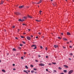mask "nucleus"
Returning a JSON list of instances; mask_svg holds the SVG:
<instances>
[{
  "instance_id": "nucleus-1",
  "label": "nucleus",
  "mask_w": 74,
  "mask_h": 74,
  "mask_svg": "<svg viewBox=\"0 0 74 74\" xmlns=\"http://www.w3.org/2000/svg\"><path fill=\"white\" fill-rule=\"evenodd\" d=\"M42 1V0H40V1L39 2H38L37 3H35L34 2L33 3H34V4H40V3H41V2Z\"/></svg>"
},
{
  "instance_id": "nucleus-2",
  "label": "nucleus",
  "mask_w": 74,
  "mask_h": 74,
  "mask_svg": "<svg viewBox=\"0 0 74 74\" xmlns=\"http://www.w3.org/2000/svg\"><path fill=\"white\" fill-rule=\"evenodd\" d=\"M73 72V70H71L70 71H69L68 72L69 74H71Z\"/></svg>"
},
{
  "instance_id": "nucleus-3",
  "label": "nucleus",
  "mask_w": 74,
  "mask_h": 74,
  "mask_svg": "<svg viewBox=\"0 0 74 74\" xmlns=\"http://www.w3.org/2000/svg\"><path fill=\"white\" fill-rule=\"evenodd\" d=\"M39 66H45V64H44L41 63L39 64Z\"/></svg>"
},
{
  "instance_id": "nucleus-4",
  "label": "nucleus",
  "mask_w": 74,
  "mask_h": 74,
  "mask_svg": "<svg viewBox=\"0 0 74 74\" xmlns=\"http://www.w3.org/2000/svg\"><path fill=\"white\" fill-rule=\"evenodd\" d=\"M27 40H31V38L29 36H27Z\"/></svg>"
},
{
  "instance_id": "nucleus-5",
  "label": "nucleus",
  "mask_w": 74,
  "mask_h": 74,
  "mask_svg": "<svg viewBox=\"0 0 74 74\" xmlns=\"http://www.w3.org/2000/svg\"><path fill=\"white\" fill-rule=\"evenodd\" d=\"M32 47H35V48H34V49H36L37 47H36V45H32Z\"/></svg>"
},
{
  "instance_id": "nucleus-6",
  "label": "nucleus",
  "mask_w": 74,
  "mask_h": 74,
  "mask_svg": "<svg viewBox=\"0 0 74 74\" xmlns=\"http://www.w3.org/2000/svg\"><path fill=\"white\" fill-rule=\"evenodd\" d=\"M15 14H16V15H20L21 14V13H19L18 12H16L15 13Z\"/></svg>"
},
{
  "instance_id": "nucleus-7",
  "label": "nucleus",
  "mask_w": 74,
  "mask_h": 74,
  "mask_svg": "<svg viewBox=\"0 0 74 74\" xmlns=\"http://www.w3.org/2000/svg\"><path fill=\"white\" fill-rule=\"evenodd\" d=\"M64 67H65V68H69V66H68L66 65H63Z\"/></svg>"
},
{
  "instance_id": "nucleus-8",
  "label": "nucleus",
  "mask_w": 74,
  "mask_h": 74,
  "mask_svg": "<svg viewBox=\"0 0 74 74\" xmlns=\"http://www.w3.org/2000/svg\"><path fill=\"white\" fill-rule=\"evenodd\" d=\"M24 5L20 6L19 7V8H22L24 7Z\"/></svg>"
},
{
  "instance_id": "nucleus-9",
  "label": "nucleus",
  "mask_w": 74,
  "mask_h": 74,
  "mask_svg": "<svg viewBox=\"0 0 74 74\" xmlns=\"http://www.w3.org/2000/svg\"><path fill=\"white\" fill-rule=\"evenodd\" d=\"M67 35H68V36H70V35H71V34H70V33L69 32H67Z\"/></svg>"
},
{
  "instance_id": "nucleus-10",
  "label": "nucleus",
  "mask_w": 74,
  "mask_h": 74,
  "mask_svg": "<svg viewBox=\"0 0 74 74\" xmlns=\"http://www.w3.org/2000/svg\"><path fill=\"white\" fill-rule=\"evenodd\" d=\"M18 21H20V22H23V21L20 18L18 20Z\"/></svg>"
},
{
  "instance_id": "nucleus-11",
  "label": "nucleus",
  "mask_w": 74,
  "mask_h": 74,
  "mask_svg": "<svg viewBox=\"0 0 74 74\" xmlns=\"http://www.w3.org/2000/svg\"><path fill=\"white\" fill-rule=\"evenodd\" d=\"M54 47L55 48H56L57 47H58V45H54Z\"/></svg>"
},
{
  "instance_id": "nucleus-12",
  "label": "nucleus",
  "mask_w": 74,
  "mask_h": 74,
  "mask_svg": "<svg viewBox=\"0 0 74 74\" xmlns=\"http://www.w3.org/2000/svg\"><path fill=\"white\" fill-rule=\"evenodd\" d=\"M23 71L24 72H25V73H27V74H28V72H27L26 71L24 70Z\"/></svg>"
},
{
  "instance_id": "nucleus-13",
  "label": "nucleus",
  "mask_w": 74,
  "mask_h": 74,
  "mask_svg": "<svg viewBox=\"0 0 74 74\" xmlns=\"http://www.w3.org/2000/svg\"><path fill=\"white\" fill-rule=\"evenodd\" d=\"M2 71L3 72H4V73H5V70L4 69H2Z\"/></svg>"
},
{
  "instance_id": "nucleus-14",
  "label": "nucleus",
  "mask_w": 74,
  "mask_h": 74,
  "mask_svg": "<svg viewBox=\"0 0 74 74\" xmlns=\"http://www.w3.org/2000/svg\"><path fill=\"white\" fill-rule=\"evenodd\" d=\"M63 39L64 41H67V39L66 38H63Z\"/></svg>"
},
{
  "instance_id": "nucleus-15",
  "label": "nucleus",
  "mask_w": 74,
  "mask_h": 74,
  "mask_svg": "<svg viewBox=\"0 0 74 74\" xmlns=\"http://www.w3.org/2000/svg\"><path fill=\"white\" fill-rule=\"evenodd\" d=\"M64 73H66L67 71L66 70H64Z\"/></svg>"
},
{
  "instance_id": "nucleus-16",
  "label": "nucleus",
  "mask_w": 74,
  "mask_h": 74,
  "mask_svg": "<svg viewBox=\"0 0 74 74\" xmlns=\"http://www.w3.org/2000/svg\"><path fill=\"white\" fill-rule=\"evenodd\" d=\"M28 17L29 18H32V17H31V16H28Z\"/></svg>"
},
{
  "instance_id": "nucleus-17",
  "label": "nucleus",
  "mask_w": 74,
  "mask_h": 74,
  "mask_svg": "<svg viewBox=\"0 0 74 74\" xmlns=\"http://www.w3.org/2000/svg\"><path fill=\"white\" fill-rule=\"evenodd\" d=\"M25 67L26 69H28V67H27V65L25 66Z\"/></svg>"
},
{
  "instance_id": "nucleus-18",
  "label": "nucleus",
  "mask_w": 74,
  "mask_h": 74,
  "mask_svg": "<svg viewBox=\"0 0 74 74\" xmlns=\"http://www.w3.org/2000/svg\"><path fill=\"white\" fill-rule=\"evenodd\" d=\"M13 51H16V49L15 48H13Z\"/></svg>"
},
{
  "instance_id": "nucleus-19",
  "label": "nucleus",
  "mask_w": 74,
  "mask_h": 74,
  "mask_svg": "<svg viewBox=\"0 0 74 74\" xmlns=\"http://www.w3.org/2000/svg\"><path fill=\"white\" fill-rule=\"evenodd\" d=\"M56 73V71L55 70H54L53 73Z\"/></svg>"
},
{
  "instance_id": "nucleus-20",
  "label": "nucleus",
  "mask_w": 74,
  "mask_h": 74,
  "mask_svg": "<svg viewBox=\"0 0 74 74\" xmlns=\"http://www.w3.org/2000/svg\"><path fill=\"white\" fill-rule=\"evenodd\" d=\"M34 71L32 70V71H31V72L32 73H34Z\"/></svg>"
},
{
  "instance_id": "nucleus-21",
  "label": "nucleus",
  "mask_w": 74,
  "mask_h": 74,
  "mask_svg": "<svg viewBox=\"0 0 74 74\" xmlns=\"http://www.w3.org/2000/svg\"><path fill=\"white\" fill-rule=\"evenodd\" d=\"M3 1H1V3L0 4H3Z\"/></svg>"
},
{
  "instance_id": "nucleus-22",
  "label": "nucleus",
  "mask_w": 74,
  "mask_h": 74,
  "mask_svg": "<svg viewBox=\"0 0 74 74\" xmlns=\"http://www.w3.org/2000/svg\"><path fill=\"white\" fill-rule=\"evenodd\" d=\"M36 21L37 22H40V21H41V20H36Z\"/></svg>"
},
{
  "instance_id": "nucleus-23",
  "label": "nucleus",
  "mask_w": 74,
  "mask_h": 74,
  "mask_svg": "<svg viewBox=\"0 0 74 74\" xmlns=\"http://www.w3.org/2000/svg\"><path fill=\"white\" fill-rule=\"evenodd\" d=\"M33 70H35V71H36L37 69H36V68H34L33 69Z\"/></svg>"
},
{
  "instance_id": "nucleus-24",
  "label": "nucleus",
  "mask_w": 74,
  "mask_h": 74,
  "mask_svg": "<svg viewBox=\"0 0 74 74\" xmlns=\"http://www.w3.org/2000/svg\"><path fill=\"white\" fill-rule=\"evenodd\" d=\"M70 56H73V53H70Z\"/></svg>"
},
{
  "instance_id": "nucleus-25",
  "label": "nucleus",
  "mask_w": 74,
  "mask_h": 74,
  "mask_svg": "<svg viewBox=\"0 0 74 74\" xmlns=\"http://www.w3.org/2000/svg\"><path fill=\"white\" fill-rule=\"evenodd\" d=\"M21 38H24V36H21Z\"/></svg>"
},
{
  "instance_id": "nucleus-26",
  "label": "nucleus",
  "mask_w": 74,
  "mask_h": 74,
  "mask_svg": "<svg viewBox=\"0 0 74 74\" xmlns=\"http://www.w3.org/2000/svg\"><path fill=\"white\" fill-rule=\"evenodd\" d=\"M58 69H59V70H61V69H62V68L59 67H58Z\"/></svg>"
},
{
  "instance_id": "nucleus-27",
  "label": "nucleus",
  "mask_w": 74,
  "mask_h": 74,
  "mask_svg": "<svg viewBox=\"0 0 74 74\" xmlns=\"http://www.w3.org/2000/svg\"><path fill=\"white\" fill-rule=\"evenodd\" d=\"M18 48L19 49H21V47H18Z\"/></svg>"
},
{
  "instance_id": "nucleus-28",
  "label": "nucleus",
  "mask_w": 74,
  "mask_h": 74,
  "mask_svg": "<svg viewBox=\"0 0 74 74\" xmlns=\"http://www.w3.org/2000/svg\"><path fill=\"white\" fill-rule=\"evenodd\" d=\"M21 58L22 59H24V58H23V57H21Z\"/></svg>"
},
{
  "instance_id": "nucleus-29",
  "label": "nucleus",
  "mask_w": 74,
  "mask_h": 74,
  "mask_svg": "<svg viewBox=\"0 0 74 74\" xmlns=\"http://www.w3.org/2000/svg\"><path fill=\"white\" fill-rule=\"evenodd\" d=\"M30 66L31 67H33V65H31Z\"/></svg>"
},
{
  "instance_id": "nucleus-30",
  "label": "nucleus",
  "mask_w": 74,
  "mask_h": 74,
  "mask_svg": "<svg viewBox=\"0 0 74 74\" xmlns=\"http://www.w3.org/2000/svg\"><path fill=\"white\" fill-rule=\"evenodd\" d=\"M52 64H56V63H53V62H52Z\"/></svg>"
},
{
  "instance_id": "nucleus-31",
  "label": "nucleus",
  "mask_w": 74,
  "mask_h": 74,
  "mask_svg": "<svg viewBox=\"0 0 74 74\" xmlns=\"http://www.w3.org/2000/svg\"><path fill=\"white\" fill-rule=\"evenodd\" d=\"M58 39H61V38L60 37H58Z\"/></svg>"
},
{
  "instance_id": "nucleus-32",
  "label": "nucleus",
  "mask_w": 74,
  "mask_h": 74,
  "mask_svg": "<svg viewBox=\"0 0 74 74\" xmlns=\"http://www.w3.org/2000/svg\"><path fill=\"white\" fill-rule=\"evenodd\" d=\"M26 53H27L26 52H24V55H25V54H26Z\"/></svg>"
},
{
  "instance_id": "nucleus-33",
  "label": "nucleus",
  "mask_w": 74,
  "mask_h": 74,
  "mask_svg": "<svg viewBox=\"0 0 74 74\" xmlns=\"http://www.w3.org/2000/svg\"><path fill=\"white\" fill-rule=\"evenodd\" d=\"M20 46H21V47H22V46H23V45H22V44H20Z\"/></svg>"
},
{
  "instance_id": "nucleus-34",
  "label": "nucleus",
  "mask_w": 74,
  "mask_h": 74,
  "mask_svg": "<svg viewBox=\"0 0 74 74\" xmlns=\"http://www.w3.org/2000/svg\"><path fill=\"white\" fill-rule=\"evenodd\" d=\"M40 48L41 49H42V46H40Z\"/></svg>"
},
{
  "instance_id": "nucleus-35",
  "label": "nucleus",
  "mask_w": 74,
  "mask_h": 74,
  "mask_svg": "<svg viewBox=\"0 0 74 74\" xmlns=\"http://www.w3.org/2000/svg\"><path fill=\"white\" fill-rule=\"evenodd\" d=\"M22 42L23 44H26V42H24L23 41Z\"/></svg>"
},
{
  "instance_id": "nucleus-36",
  "label": "nucleus",
  "mask_w": 74,
  "mask_h": 74,
  "mask_svg": "<svg viewBox=\"0 0 74 74\" xmlns=\"http://www.w3.org/2000/svg\"><path fill=\"white\" fill-rule=\"evenodd\" d=\"M49 65H52V64L51 63H49Z\"/></svg>"
},
{
  "instance_id": "nucleus-37",
  "label": "nucleus",
  "mask_w": 74,
  "mask_h": 74,
  "mask_svg": "<svg viewBox=\"0 0 74 74\" xmlns=\"http://www.w3.org/2000/svg\"><path fill=\"white\" fill-rule=\"evenodd\" d=\"M30 36L32 37V38H33V35H31Z\"/></svg>"
},
{
  "instance_id": "nucleus-38",
  "label": "nucleus",
  "mask_w": 74,
  "mask_h": 74,
  "mask_svg": "<svg viewBox=\"0 0 74 74\" xmlns=\"http://www.w3.org/2000/svg\"><path fill=\"white\" fill-rule=\"evenodd\" d=\"M39 12L40 13V14H41V12H42V11H40Z\"/></svg>"
},
{
  "instance_id": "nucleus-39",
  "label": "nucleus",
  "mask_w": 74,
  "mask_h": 74,
  "mask_svg": "<svg viewBox=\"0 0 74 74\" xmlns=\"http://www.w3.org/2000/svg\"><path fill=\"white\" fill-rule=\"evenodd\" d=\"M15 26H12V28H15Z\"/></svg>"
},
{
  "instance_id": "nucleus-40",
  "label": "nucleus",
  "mask_w": 74,
  "mask_h": 74,
  "mask_svg": "<svg viewBox=\"0 0 74 74\" xmlns=\"http://www.w3.org/2000/svg\"><path fill=\"white\" fill-rule=\"evenodd\" d=\"M35 61L36 62H38V61L37 60H35Z\"/></svg>"
},
{
  "instance_id": "nucleus-41",
  "label": "nucleus",
  "mask_w": 74,
  "mask_h": 74,
  "mask_svg": "<svg viewBox=\"0 0 74 74\" xmlns=\"http://www.w3.org/2000/svg\"><path fill=\"white\" fill-rule=\"evenodd\" d=\"M72 47H73L71 46H69V47L70 48H72Z\"/></svg>"
},
{
  "instance_id": "nucleus-42",
  "label": "nucleus",
  "mask_w": 74,
  "mask_h": 74,
  "mask_svg": "<svg viewBox=\"0 0 74 74\" xmlns=\"http://www.w3.org/2000/svg\"><path fill=\"white\" fill-rule=\"evenodd\" d=\"M46 71H48V69H46Z\"/></svg>"
},
{
  "instance_id": "nucleus-43",
  "label": "nucleus",
  "mask_w": 74,
  "mask_h": 74,
  "mask_svg": "<svg viewBox=\"0 0 74 74\" xmlns=\"http://www.w3.org/2000/svg\"><path fill=\"white\" fill-rule=\"evenodd\" d=\"M61 35H63V33H61Z\"/></svg>"
},
{
  "instance_id": "nucleus-44",
  "label": "nucleus",
  "mask_w": 74,
  "mask_h": 74,
  "mask_svg": "<svg viewBox=\"0 0 74 74\" xmlns=\"http://www.w3.org/2000/svg\"><path fill=\"white\" fill-rule=\"evenodd\" d=\"M46 58H48V56H46Z\"/></svg>"
},
{
  "instance_id": "nucleus-45",
  "label": "nucleus",
  "mask_w": 74,
  "mask_h": 74,
  "mask_svg": "<svg viewBox=\"0 0 74 74\" xmlns=\"http://www.w3.org/2000/svg\"><path fill=\"white\" fill-rule=\"evenodd\" d=\"M15 64H13V66H15Z\"/></svg>"
},
{
  "instance_id": "nucleus-46",
  "label": "nucleus",
  "mask_w": 74,
  "mask_h": 74,
  "mask_svg": "<svg viewBox=\"0 0 74 74\" xmlns=\"http://www.w3.org/2000/svg\"><path fill=\"white\" fill-rule=\"evenodd\" d=\"M69 60H71V58H69Z\"/></svg>"
},
{
  "instance_id": "nucleus-47",
  "label": "nucleus",
  "mask_w": 74,
  "mask_h": 74,
  "mask_svg": "<svg viewBox=\"0 0 74 74\" xmlns=\"http://www.w3.org/2000/svg\"><path fill=\"white\" fill-rule=\"evenodd\" d=\"M42 61H40V63H42Z\"/></svg>"
},
{
  "instance_id": "nucleus-48",
  "label": "nucleus",
  "mask_w": 74,
  "mask_h": 74,
  "mask_svg": "<svg viewBox=\"0 0 74 74\" xmlns=\"http://www.w3.org/2000/svg\"><path fill=\"white\" fill-rule=\"evenodd\" d=\"M45 50H47V47H46Z\"/></svg>"
},
{
  "instance_id": "nucleus-49",
  "label": "nucleus",
  "mask_w": 74,
  "mask_h": 74,
  "mask_svg": "<svg viewBox=\"0 0 74 74\" xmlns=\"http://www.w3.org/2000/svg\"><path fill=\"white\" fill-rule=\"evenodd\" d=\"M22 25H25V23H23V24H22Z\"/></svg>"
},
{
  "instance_id": "nucleus-50",
  "label": "nucleus",
  "mask_w": 74,
  "mask_h": 74,
  "mask_svg": "<svg viewBox=\"0 0 74 74\" xmlns=\"http://www.w3.org/2000/svg\"><path fill=\"white\" fill-rule=\"evenodd\" d=\"M38 34H41V33H40V32H39V33H38Z\"/></svg>"
},
{
  "instance_id": "nucleus-51",
  "label": "nucleus",
  "mask_w": 74,
  "mask_h": 74,
  "mask_svg": "<svg viewBox=\"0 0 74 74\" xmlns=\"http://www.w3.org/2000/svg\"><path fill=\"white\" fill-rule=\"evenodd\" d=\"M60 74H64V73H60Z\"/></svg>"
},
{
  "instance_id": "nucleus-52",
  "label": "nucleus",
  "mask_w": 74,
  "mask_h": 74,
  "mask_svg": "<svg viewBox=\"0 0 74 74\" xmlns=\"http://www.w3.org/2000/svg\"><path fill=\"white\" fill-rule=\"evenodd\" d=\"M15 39H16V40H17V39H18V38H17V37H16Z\"/></svg>"
},
{
  "instance_id": "nucleus-53",
  "label": "nucleus",
  "mask_w": 74,
  "mask_h": 74,
  "mask_svg": "<svg viewBox=\"0 0 74 74\" xmlns=\"http://www.w3.org/2000/svg\"><path fill=\"white\" fill-rule=\"evenodd\" d=\"M24 18H25V19H26V17H24Z\"/></svg>"
},
{
  "instance_id": "nucleus-54",
  "label": "nucleus",
  "mask_w": 74,
  "mask_h": 74,
  "mask_svg": "<svg viewBox=\"0 0 74 74\" xmlns=\"http://www.w3.org/2000/svg\"><path fill=\"white\" fill-rule=\"evenodd\" d=\"M38 36H36V38H38Z\"/></svg>"
},
{
  "instance_id": "nucleus-55",
  "label": "nucleus",
  "mask_w": 74,
  "mask_h": 74,
  "mask_svg": "<svg viewBox=\"0 0 74 74\" xmlns=\"http://www.w3.org/2000/svg\"><path fill=\"white\" fill-rule=\"evenodd\" d=\"M13 70H15V68L13 69Z\"/></svg>"
},
{
  "instance_id": "nucleus-56",
  "label": "nucleus",
  "mask_w": 74,
  "mask_h": 74,
  "mask_svg": "<svg viewBox=\"0 0 74 74\" xmlns=\"http://www.w3.org/2000/svg\"><path fill=\"white\" fill-rule=\"evenodd\" d=\"M67 44H69V42H67Z\"/></svg>"
},
{
  "instance_id": "nucleus-57",
  "label": "nucleus",
  "mask_w": 74,
  "mask_h": 74,
  "mask_svg": "<svg viewBox=\"0 0 74 74\" xmlns=\"http://www.w3.org/2000/svg\"><path fill=\"white\" fill-rule=\"evenodd\" d=\"M38 57H39V58H40V57H41V56H40V55H38Z\"/></svg>"
},
{
  "instance_id": "nucleus-58",
  "label": "nucleus",
  "mask_w": 74,
  "mask_h": 74,
  "mask_svg": "<svg viewBox=\"0 0 74 74\" xmlns=\"http://www.w3.org/2000/svg\"><path fill=\"white\" fill-rule=\"evenodd\" d=\"M28 71V73H30V71Z\"/></svg>"
},
{
  "instance_id": "nucleus-59",
  "label": "nucleus",
  "mask_w": 74,
  "mask_h": 74,
  "mask_svg": "<svg viewBox=\"0 0 74 74\" xmlns=\"http://www.w3.org/2000/svg\"><path fill=\"white\" fill-rule=\"evenodd\" d=\"M29 31H30V29H28Z\"/></svg>"
},
{
  "instance_id": "nucleus-60",
  "label": "nucleus",
  "mask_w": 74,
  "mask_h": 74,
  "mask_svg": "<svg viewBox=\"0 0 74 74\" xmlns=\"http://www.w3.org/2000/svg\"><path fill=\"white\" fill-rule=\"evenodd\" d=\"M23 34H26V33H24Z\"/></svg>"
},
{
  "instance_id": "nucleus-61",
  "label": "nucleus",
  "mask_w": 74,
  "mask_h": 74,
  "mask_svg": "<svg viewBox=\"0 0 74 74\" xmlns=\"http://www.w3.org/2000/svg\"><path fill=\"white\" fill-rule=\"evenodd\" d=\"M63 48L64 49V48H65V47H64L63 46Z\"/></svg>"
},
{
  "instance_id": "nucleus-62",
  "label": "nucleus",
  "mask_w": 74,
  "mask_h": 74,
  "mask_svg": "<svg viewBox=\"0 0 74 74\" xmlns=\"http://www.w3.org/2000/svg\"><path fill=\"white\" fill-rule=\"evenodd\" d=\"M29 6H27V8H29Z\"/></svg>"
},
{
  "instance_id": "nucleus-63",
  "label": "nucleus",
  "mask_w": 74,
  "mask_h": 74,
  "mask_svg": "<svg viewBox=\"0 0 74 74\" xmlns=\"http://www.w3.org/2000/svg\"><path fill=\"white\" fill-rule=\"evenodd\" d=\"M22 20L23 21H23H25V20H24L23 19H22Z\"/></svg>"
},
{
  "instance_id": "nucleus-64",
  "label": "nucleus",
  "mask_w": 74,
  "mask_h": 74,
  "mask_svg": "<svg viewBox=\"0 0 74 74\" xmlns=\"http://www.w3.org/2000/svg\"><path fill=\"white\" fill-rule=\"evenodd\" d=\"M18 31H19V30H20L19 29H18Z\"/></svg>"
}]
</instances>
